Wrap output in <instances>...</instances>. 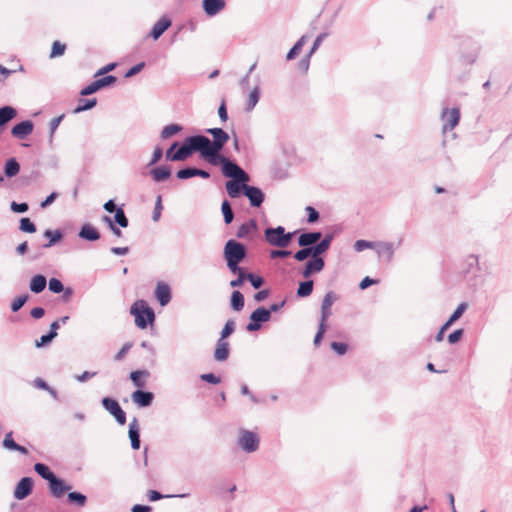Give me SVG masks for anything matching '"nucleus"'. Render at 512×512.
I'll list each match as a JSON object with an SVG mask.
<instances>
[{"instance_id": "obj_20", "label": "nucleus", "mask_w": 512, "mask_h": 512, "mask_svg": "<svg viewBox=\"0 0 512 512\" xmlns=\"http://www.w3.org/2000/svg\"><path fill=\"white\" fill-rule=\"evenodd\" d=\"M375 250L379 257H384L388 262L393 259L395 246L392 242H375Z\"/></svg>"}, {"instance_id": "obj_39", "label": "nucleus", "mask_w": 512, "mask_h": 512, "mask_svg": "<svg viewBox=\"0 0 512 512\" xmlns=\"http://www.w3.org/2000/svg\"><path fill=\"white\" fill-rule=\"evenodd\" d=\"M313 285H314V283L312 280L300 282L299 287L297 289V296L304 298V297H308L309 295H311V293L313 291Z\"/></svg>"}, {"instance_id": "obj_47", "label": "nucleus", "mask_w": 512, "mask_h": 512, "mask_svg": "<svg viewBox=\"0 0 512 512\" xmlns=\"http://www.w3.org/2000/svg\"><path fill=\"white\" fill-rule=\"evenodd\" d=\"M233 274H237V278L230 282V286L232 288L240 287L247 280V273L240 267L239 271L232 272Z\"/></svg>"}, {"instance_id": "obj_1", "label": "nucleus", "mask_w": 512, "mask_h": 512, "mask_svg": "<svg viewBox=\"0 0 512 512\" xmlns=\"http://www.w3.org/2000/svg\"><path fill=\"white\" fill-rule=\"evenodd\" d=\"M213 140L204 135H196L202 149V158L206 161L212 160L220 156V151L229 141V134L222 128H209L206 130Z\"/></svg>"}, {"instance_id": "obj_7", "label": "nucleus", "mask_w": 512, "mask_h": 512, "mask_svg": "<svg viewBox=\"0 0 512 512\" xmlns=\"http://www.w3.org/2000/svg\"><path fill=\"white\" fill-rule=\"evenodd\" d=\"M260 439L258 435L250 430L240 429L237 445L246 453L256 452L259 448Z\"/></svg>"}, {"instance_id": "obj_23", "label": "nucleus", "mask_w": 512, "mask_h": 512, "mask_svg": "<svg viewBox=\"0 0 512 512\" xmlns=\"http://www.w3.org/2000/svg\"><path fill=\"white\" fill-rule=\"evenodd\" d=\"M322 237L320 232H306L302 233L298 238V244L301 247H313Z\"/></svg>"}, {"instance_id": "obj_15", "label": "nucleus", "mask_w": 512, "mask_h": 512, "mask_svg": "<svg viewBox=\"0 0 512 512\" xmlns=\"http://www.w3.org/2000/svg\"><path fill=\"white\" fill-rule=\"evenodd\" d=\"M34 124L31 120H25L18 124H16L12 130L11 134L13 137L23 140L28 135H30L33 132Z\"/></svg>"}, {"instance_id": "obj_2", "label": "nucleus", "mask_w": 512, "mask_h": 512, "mask_svg": "<svg viewBox=\"0 0 512 512\" xmlns=\"http://www.w3.org/2000/svg\"><path fill=\"white\" fill-rule=\"evenodd\" d=\"M246 255L247 251L244 244L234 239H230L226 242L223 249V257L231 272L239 271V264L245 259Z\"/></svg>"}, {"instance_id": "obj_33", "label": "nucleus", "mask_w": 512, "mask_h": 512, "mask_svg": "<svg viewBox=\"0 0 512 512\" xmlns=\"http://www.w3.org/2000/svg\"><path fill=\"white\" fill-rule=\"evenodd\" d=\"M35 472L41 476L43 479L47 480L48 482H51L52 479L56 476L50 468L43 463H36L34 465Z\"/></svg>"}, {"instance_id": "obj_63", "label": "nucleus", "mask_w": 512, "mask_h": 512, "mask_svg": "<svg viewBox=\"0 0 512 512\" xmlns=\"http://www.w3.org/2000/svg\"><path fill=\"white\" fill-rule=\"evenodd\" d=\"M54 339L52 333H47L45 335H42L39 340H36L35 346L37 348L43 347L47 344H49Z\"/></svg>"}, {"instance_id": "obj_62", "label": "nucleus", "mask_w": 512, "mask_h": 512, "mask_svg": "<svg viewBox=\"0 0 512 512\" xmlns=\"http://www.w3.org/2000/svg\"><path fill=\"white\" fill-rule=\"evenodd\" d=\"M237 490L235 484L231 485L225 493L222 494V500L225 502H231L235 499L234 492Z\"/></svg>"}, {"instance_id": "obj_34", "label": "nucleus", "mask_w": 512, "mask_h": 512, "mask_svg": "<svg viewBox=\"0 0 512 512\" xmlns=\"http://www.w3.org/2000/svg\"><path fill=\"white\" fill-rule=\"evenodd\" d=\"M20 171V165L15 158L6 161L4 166L5 175L9 178L16 176Z\"/></svg>"}, {"instance_id": "obj_32", "label": "nucleus", "mask_w": 512, "mask_h": 512, "mask_svg": "<svg viewBox=\"0 0 512 512\" xmlns=\"http://www.w3.org/2000/svg\"><path fill=\"white\" fill-rule=\"evenodd\" d=\"M151 176L154 181L162 182L167 180L171 175V170L168 167L161 166L151 170Z\"/></svg>"}, {"instance_id": "obj_53", "label": "nucleus", "mask_w": 512, "mask_h": 512, "mask_svg": "<svg viewBox=\"0 0 512 512\" xmlns=\"http://www.w3.org/2000/svg\"><path fill=\"white\" fill-rule=\"evenodd\" d=\"M234 330H235V322L230 319L225 323V325L221 331L220 339L225 340L228 336H230L234 332Z\"/></svg>"}, {"instance_id": "obj_48", "label": "nucleus", "mask_w": 512, "mask_h": 512, "mask_svg": "<svg viewBox=\"0 0 512 512\" xmlns=\"http://www.w3.org/2000/svg\"><path fill=\"white\" fill-rule=\"evenodd\" d=\"M63 118H64V115H61L59 117L53 118L49 122V143L50 144H52L54 133L57 130V128L59 127V125H60L61 121L63 120Z\"/></svg>"}, {"instance_id": "obj_54", "label": "nucleus", "mask_w": 512, "mask_h": 512, "mask_svg": "<svg viewBox=\"0 0 512 512\" xmlns=\"http://www.w3.org/2000/svg\"><path fill=\"white\" fill-rule=\"evenodd\" d=\"M49 290L53 293H61L64 291L62 282L57 278H51L48 283Z\"/></svg>"}, {"instance_id": "obj_29", "label": "nucleus", "mask_w": 512, "mask_h": 512, "mask_svg": "<svg viewBox=\"0 0 512 512\" xmlns=\"http://www.w3.org/2000/svg\"><path fill=\"white\" fill-rule=\"evenodd\" d=\"M79 237L87 241H97L100 239V233L90 224H85L79 231Z\"/></svg>"}, {"instance_id": "obj_4", "label": "nucleus", "mask_w": 512, "mask_h": 512, "mask_svg": "<svg viewBox=\"0 0 512 512\" xmlns=\"http://www.w3.org/2000/svg\"><path fill=\"white\" fill-rule=\"evenodd\" d=\"M130 313L135 316V324L140 329H145L155 320V313L144 300L136 301L130 308Z\"/></svg>"}, {"instance_id": "obj_35", "label": "nucleus", "mask_w": 512, "mask_h": 512, "mask_svg": "<svg viewBox=\"0 0 512 512\" xmlns=\"http://www.w3.org/2000/svg\"><path fill=\"white\" fill-rule=\"evenodd\" d=\"M231 307L235 311H241L244 307V296L238 290L233 291L231 294Z\"/></svg>"}, {"instance_id": "obj_6", "label": "nucleus", "mask_w": 512, "mask_h": 512, "mask_svg": "<svg viewBox=\"0 0 512 512\" xmlns=\"http://www.w3.org/2000/svg\"><path fill=\"white\" fill-rule=\"evenodd\" d=\"M198 152L202 156V149L196 135L187 137L179 149L174 153L176 161L186 160L192 153Z\"/></svg>"}, {"instance_id": "obj_5", "label": "nucleus", "mask_w": 512, "mask_h": 512, "mask_svg": "<svg viewBox=\"0 0 512 512\" xmlns=\"http://www.w3.org/2000/svg\"><path fill=\"white\" fill-rule=\"evenodd\" d=\"M265 240L273 246L286 248L293 237V233L285 232L284 227L278 226L276 228H266L264 231Z\"/></svg>"}, {"instance_id": "obj_49", "label": "nucleus", "mask_w": 512, "mask_h": 512, "mask_svg": "<svg viewBox=\"0 0 512 512\" xmlns=\"http://www.w3.org/2000/svg\"><path fill=\"white\" fill-rule=\"evenodd\" d=\"M66 50V45L59 41H54L50 53V58L62 56Z\"/></svg>"}, {"instance_id": "obj_17", "label": "nucleus", "mask_w": 512, "mask_h": 512, "mask_svg": "<svg viewBox=\"0 0 512 512\" xmlns=\"http://www.w3.org/2000/svg\"><path fill=\"white\" fill-rule=\"evenodd\" d=\"M131 398L139 407H148L153 402L154 394L149 391L138 389L132 393Z\"/></svg>"}, {"instance_id": "obj_11", "label": "nucleus", "mask_w": 512, "mask_h": 512, "mask_svg": "<svg viewBox=\"0 0 512 512\" xmlns=\"http://www.w3.org/2000/svg\"><path fill=\"white\" fill-rule=\"evenodd\" d=\"M116 80H117L116 77L113 75L104 76L103 78L97 79V80L93 81L92 83H90L89 85H87L86 87H84L81 90L80 95H82V96L91 95V94L97 92L98 90L115 83Z\"/></svg>"}, {"instance_id": "obj_40", "label": "nucleus", "mask_w": 512, "mask_h": 512, "mask_svg": "<svg viewBox=\"0 0 512 512\" xmlns=\"http://www.w3.org/2000/svg\"><path fill=\"white\" fill-rule=\"evenodd\" d=\"M182 130V126L179 124H170L165 126L161 131V138L168 139Z\"/></svg>"}, {"instance_id": "obj_36", "label": "nucleus", "mask_w": 512, "mask_h": 512, "mask_svg": "<svg viewBox=\"0 0 512 512\" xmlns=\"http://www.w3.org/2000/svg\"><path fill=\"white\" fill-rule=\"evenodd\" d=\"M148 376H149V372L146 370H136V371H132L130 373L131 381L138 388H142L145 386V382L141 380V377H148Z\"/></svg>"}, {"instance_id": "obj_44", "label": "nucleus", "mask_w": 512, "mask_h": 512, "mask_svg": "<svg viewBox=\"0 0 512 512\" xmlns=\"http://www.w3.org/2000/svg\"><path fill=\"white\" fill-rule=\"evenodd\" d=\"M68 501L70 503H74L80 507H83L86 502H87V498L84 494L82 493H79V492H69L68 493Z\"/></svg>"}, {"instance_id": "obj_18", "label": "nucleus", "mask_w": 512, "mask_h": 512, "mask_svg": "<svg viewBox=\"0 0 512 512\" xmlns=\"http://www.w3.org/2000/svg\"><path fill=\"white\" fill-rule=\"evenodd\" d=\"M155 297L162 307L166 306L171 301V289L169 285L159 282L155 288Z\"/></svg>"}, {"instance_id": "obj_38", "label": "nucleus", "mask_w": 512, "mask_h": 512, "mask_svg": "<svg viewBox=\"0 0 512 512\" xmlns=\"http://www.w3.org/2000/svg\"><path fill=\"white\" fill-rule=\"evenodd\" d=\"M44 236L49 238V242L47 244L44 245L45 248H49L51 246H53L54 244H56L57 242H59L62 237H63V234L60 230H46L44 232Z\"/></svg>"}, {"instance_id": "obj_59", "label": "nucleus", "mask_w": 512, "mask_h": 512, "mask_svg": "<svg viewBox=\"0 0 512 512\" xmlns=\"http://www.w3.org/2000/svg\"><path fill=\"white\" fill-rule=\"evenodd\" d=\"M326 329H327V325L324 324V323H321L319 322V327H318V331L314 337V344L317 346L321 343L322 339H323V336L326 332Z\"/></svg>"}, {"instance_id": "obj_45", "label": "nucleus", "mask_w": 512, "mask_h": 512, "mask_svg": "<svg viewBox=\"0 0 512 512\" xmlns=\"http://www.w3.org/2000/svg\"><path fill=\"white\" fill-rule=\"evenodd\" d=\"M114 221L123 228H126L129 225L128 218L126 217L124 210L122 208H117L115 215H114Z\"/></svg>"}, {"instance_id": "obj_52", "label": "nucleus", "mask_w": 512, "mask_h": 512, "mask_svg": "<svg viewBox=\"0 0 512 512\" xmlns=\"http://www.w3.org/2000/svg\"><path fill=\"white\" fill-rule=\"evenodd\" d=\"M376 246L375 242L367 241V240H357L354 243V249L357 252H362L365 249H374Z\"/></svg>"}, {"instance_id": "obj_51", "label": "nucleus", "mask_w": 512, "mask_h": 512, "mask_svg": "<svg viewBox=\"0 0 512 512\" xmlns=\"http://www.w3.org/2000/svg\"><path fill=\"white\" fill-rule=\"evenodd\" d=\"M177 178L181 180H186L196 176V168L195 167H186L181 169L176 174Z\"/></svg>"}, {"instance_id": "obj_58", "label": "nucleus", "mask_w": 512, "mask_h": 512, "mask_svg": "<svg viewBox=\"0 0 512 512\" xmlns=\"http://www.w3.org/2000/svg\"><path fill=\"white\" fill-rule=\"evenodd\" d=\"M10 208L15 213H25L28 211L29 206L27 203H17L15 201L11 202Z\"/></svg>"}, {"instance_id": "obj_30", "label": "nucleus", "mask_w": 512, "mask_h": 512, "mask_svg": "<svg viewBox=\"0 0 512 512\" xmlns=\"http://www.w3.org/2000/svg\"><path fill=\"white\" fill-rule=\"evenodd\" d=\"M332 242V235H326L319 243L315 246L310 247L312 251V257H320V255L326 252Z\"/></svg>"}, {"instance_id": "obj_13", "label": "nucleus", "mask_w": 512, "mask_h": 512, "mask_svg": "<svg viewBox=\"0 0 512 512\" xmlns=\"http://www.w3.org/2000/svg\"><path fill=\"white\" fill-rule=\"evenodd\" d=\"M338 299V296L333 292L329 291L325 294L321 303V317L320 322L326 324L328 318L331 316V307L334 302Z\"/></svg>"}, {"instance_id": "obj_9", "label": "nucleus", "mask_w": 512, "mask_h": 512, "mask_svg": "<svg viewBox=\"0 0 512 512\" xmlns=\"http://www.w3.org/2000/svg\"><path fill=\"white\" fill-rule=\"evenodd\" d=\"M270 320V310L265 307H258L250 315V322L246 326L247 331L254 332L260 329L261 323Z\"/></svg>"}, {"instance_id": "obj_60", "label": "nucleus", "mask_w": 512, "mask_h": 512, "mask_svg": "<svg viewBox=\"0 0 512 512\" xmlns=\"http://www.w3.org/2000/svg\"><path fill=\"white\" fill-rule=\"evenodd\" d=\"M163 206H162V198L161 196H158L156 199L152 219L154 221H158L162 212Z\"/></svg>"}, {"instance_id": "obj_12", "label": "nucleus", "mask_w": 512, "mask_h": 512, "mask_svg": "<svg viewBox=\"0 0 512 512\" xmlns=\"http://www.w3.org/2000/svg\"><path fill=\"white\" fill-rule=\"evenodd\" d=\"M33 479L30 477L22 478L14 489V498L17 500H23L28 497L33 490Z\"/></svg>"}, {"instance_id": "obj_26", "label": "nucleus", "mask_w": 512, "mask_h": 512, "mask_svg": "<svg viewBox=\"0 0 512 512\" xmlns=\"http://www.w3.org/2000/svg\"><path fill=\"white\" fill-rule=\"evenodd\" d=\"M229 356V344L226 340L218 339L214 351V358L216 361H225Z\"/></svg>"}, {"instance_id": "obj_27", "label": "nucleus", "mask_w": 512, "mask_h": 512, "mask_svg": "<svg viewBox=\"0 0 512 512\" xmlns=\"http://www.w3.org/2000/svg\"><path fill=\"white\" fill-rule=\"evenodd\" d=\"M247 182H240L238 180H230L226 182V191L231 198H237L240 193H244V186H247Z\"/></svg>"}, {"instance_id": "obj_24", "label": "nucleus", "mask_w": 512, "mask_h": 512, "mask_svg": "<svg viewBox=\"0 0 512 512\" xmlns=\"http://www.w3.org/2000/svg\"><path fill=\"white\" fill-rule=\"evenodd\" d=\"M2 445L7 450L18 451L19 453H21L23 455L28 454V450L24 446H21L14 441L12 431L6 433V435L3 439Z\"/></svg>"}, {"instance_id": "obj_37", "label": "nucleus", "mask_w": 512, "mask_h": 512, "mask_svg": "<svg viewBox=\"0 0 512 512\" xmlns=\"http://www.w3.org/2000/svg\"><path fill=\"white\" fill-rule=\"evenodd\" d=\"M259 98H260V92H259V88L258 87H255L249 94L248 96V99H247V102H246V106H245V110L250 112L252 111L255 106L257 105L258 101H259Z\"/></svg>"}, {"instance_id": "obj_14", "label": "nucleus", "mask_w": 512, "mask_h": 512, "mask_svg": "<svg viewBox=\"0 0 512 512\" xmlns=\"http://www.w3.org/2000/svg\"><path fill=\"white\" fill-rule=\"evenodd\" d=\"M249 200L252 207H260L264 201V193L262 190L255 186H244L243 193Z\"/></svg>"}, {"instance_id": "obj_8", "label": "nucleus", "mask_w": 512, "mask_h": 512, "mask_svg": "<svg viewBox=\"0 0 512 512\" xmlns=\"http://www.w3.org/2000/svg\"><path fill=\"white\" fill-rule=\"evenodd\" d=\"M460 110L458 108H444L441 113L442 132L453 130L459 123Z\"/></svg>"}, {"instance_id": "obj_19", "label": "nucleus", "mask_w": 512, "mask_h": 512, "mask_svg": "<svg viewBox=\"0 0 512 512\" xmlns=\"http://www.w3.org/2000/svg\"><path fill=\"white\" fill-rule=\"evenodd\" d=\"M50 492L55 498H60L66 492L71 490V486L67 485L62 479L56 476L49 482Z\"/></svg>"}, {"instance_id": "obj_57", "label": "nucleus", "mask_w": 512, "mask_h": 512, "mask_svg": "<svg viewBox=\"0 0 512 512\" xmlns=\"http://www.w3.org/2000/svg\"><path fill=\"white\" fill-rule=\"evenodd\" d=\"M468 308V304L463 302L458 305L455 311L451 314L452 321H457Z\"/></svg>"}, {"instance_id": "obj_3", "label": "nucleus", "mask_w": 512, "mask_h": 512, "mask_svg": "<svg viewBox=\"0 0 512 512\" xmlns=\"http://www.w3.org/2000/svg\"><path fill=\"white\" fill-rule=\"evenodd\" d=\"M208 162L214 166L220 164L222 166V173L225 177L232 178V180H238L240 182H248L250 180L249 175L239 165L222 155L209 160Z\"/></svg>"}, {"instance_id": "obj_46", "label": "nucleus", "mask_w": 512, "mask_h": 512, "mask_svg": "<svg viewBox=\"0 0 512 512\" xmlns=\"http://www.w3.org/2000/svg\"><path fill=\"white\" fill-rule=\"evenodd\" d=\"M19 229L26 233L36 232L35 224L27 217L21 218Z\"/></svg>"}, {"instance_id": "obj_22", "label": "nucleus", "mask_w": 512, "mask_h": 512, "mask_svg": "<svg viewBox=\"0 0 512 512\" xmlns=\"http://www.w3.org/2000/svg\"><path fill=\"white\" fill-rule=\"evenodd\" d=\"M129 438L131 441V447L134 450L140 448V431L137 418H133L129 424Z\"/></svg>"}, {"instance_id": "obj_56", "label": "nucleus", "mask_w": 512, "mask_h": 512, "mask_svg": "<svg viewBox=\"0 0 512 512\" xmlns=\"http://www.w3.org/2000/svg\"><path fill=\"white\" fill-rule=\"evenodd\" d=\"M247 280L250 281L251 285L255 289L260 288L263 285V283H264V280H263L262 277L254 275L252 273H247Z\"/></svg>"}, {"instance_id": "obj_21", "label": "nucleus", "mask_w": 512, "mask_h": 512, "mask_svg": "<svg viewBox=\"0 0 512 512\" xmlns=\"http://www.w3.org/2000/svg\"><path fill=\"white\" fill-rule=\"evenodd\" d=\"M224 7V0H203V10L208 16L217 15Z\"/></svg>"}, {"instance_id": "obj_10", "label": "nucleus", "mask_w": 512, "mask_h": 512, "mask_svg": "<svg viewBox=\"0 0 512 512\" xmlns=\"http://www.w3.org/2000/svg\"><path fill=\"white\" fill-rule=\"evenodd\" d=\"M102 405L111 415L114 416L120 425H124L126 423V413L115 399L104 397L102 399Z\"/></svg>"}, {"instance_id": "obj_42", "label": "nucleus", "mask_w": 512, "mask_h": 512, "mask_svg": "<svg viewBox=\"0 0 512 512\" xmlns=\"http://www.w3.org/2000/svg\"><path fill=\"white\" fill-rule=\"evenodd\" d=\"M97 104V100L93 99H80L79 105L75 108V113H80L92 109Z\"/></svg>"}, {"instance_id": "obj_25", "label": "nucleus", "mask_w": 512, "mask_h": 512, "mask_svg": "<svg viewBox=\"0 0 512 512\" xmlns=\"http://www.w3.org/2000/svg\"><path fill=\"white\" fill-rule=\"evenodd\" d=\"M171 26V20L167 17L160 18L152 27L151 36L154 40L160 36Z\"/></svg>"}, {"instance_id": "obj_50", "label": "nucleus", "mask_w": 512, "mask_h": 512, "mask_svg": "<svg viewBox=\"0 0 512 512\" xmlns=\"http://www.w3.org/2000/svg\"><path fill=\"white\" fill-rule=\"evenodd\" d=\"M29 299L28 294H24L15 298L11 303V310L13 312L19 311Z\"/></svg>"}, {"instance_id": "obj_64", "label": "nucleus", "mask_w": 512, "mask_h": 512, "mask_svg": "<svg viewBox=\"0 0 512 512\" xmlns=\"http://www.w3.org/2000/svg\"><path fill=\"white\" fill-rule=\"evenodd\" d=\"M463 334H464L463 329H457V330L453 331L452 333H450L448 335V342L450 344L457 343L462 338Z\"/></svg>"}, {"instance_id": "obj_55", "label": "nucleus", "mask_w": 512, "mask_h": 512, "mask_svg": "<svg viewBox=\"0 0 512 512\" xmlns=\"http://www.w3.org/2000/svg\"><path fill=\"white\" fill-rule=\"evenodd\" d=\"M308 257L312 258V251L310 247H303L294 254V258L300 262L306 260Z\"/></svg>"}, {"instance_id": "obj_43", "label": "nucleus", "mask_w": 512, "mask_h": 512, "mask_svg": "<svg viewBox=\"0 0 512 512\" xmlns=\"http://www.w3.org/2000/svg\"><path fill=\"white\" fill-rule=\"evenodd\" d=\"M221 210L223 213L225 224H230L234 219V214H233L231 205L227 200H224L222 202Z\"/></svg>"}, {"instance_id": "obj_61", "label": "nucleus", "mask_w": 512, "mask_h": 512, "mask_svg": "<svg viewBox=\"0 0 512 512\" xmlns=\"http://www.w3.org/2000/svg\"><path fill=\"white\" fill-rule=\"evenodd\" d=\"M347 344L342 342H332L331 349L335 351L338 355H344L347 352Z\"/></svg>"}, {"instance_id": "obj_28", "label": "nucleus", "mask_w": 512, "mask_h": 512, "mask_svg": "<svg viewBox=\"0 0 512 512\" xmlns=\"http://www.w3.org/2000/svg\"><path fill=\"white\" fill-rule=\"evenodd\" d=\"M46 285H47L46 277L42 274H38L31 278L30 283H29V288H30L31 292H33L35 294H39L46 288Z\"/></svg>"}, {"instance_id": "obj_41", "label": "nucleus", "mask_w": 512, "mask_h": 512, "mask_svg": "<svg viewBox=\"0 0 512 512\" xmlns=\"http://www.w3.org/2000/svg\"><path fill=\"white\" fill-rule=\"evenodd\" d=\"M305 42H306V36L304 35L289 50V52L287 53L286 59L287 60L294 59L296 57V55L301 51V49L304 46Z\"/></svg>"}, {"instance_id": "obj_31", "label": "nucleus", "mask_w": 512, "mask_h": 512, "mask_svg": "<svg viewBox=\"0 0 512 512\" xmlns=\"http://www.w3.org/2000/svg\"><path fill=\"white\" fill-rule=\"evenodd\" d=\"M17 116V110L11 106L0 108V128Z\"/></svg>"}, {"instance_id": "obj_16", "label": "nucleus", "mask_w": 512, "mask_h": 512, "mask_svg": "<svg viewBox=\"0 0 512 512\" xmlns=\"http://www.w3.org/2000/svg\"><path fill=\"white\" fill-rule=\"evenodd\" d=\"M324 260L321 257H312L305 265V268L302 272L304 278H309L311 275L315 273H319L324 268Z\"/></svg>"}]
</instances>
